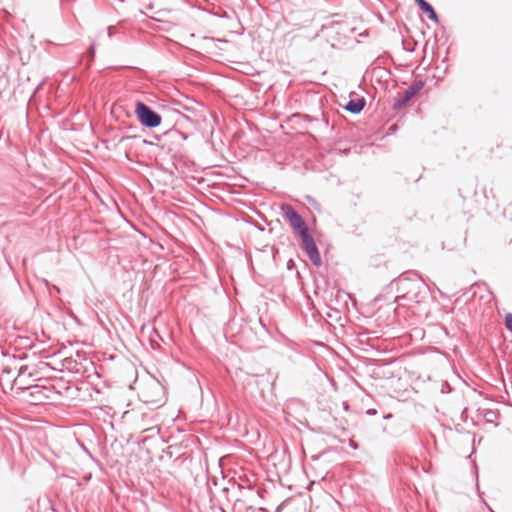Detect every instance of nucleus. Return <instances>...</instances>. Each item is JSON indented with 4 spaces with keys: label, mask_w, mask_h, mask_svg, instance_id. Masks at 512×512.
<instances>
[{
    "label": "nucleus",
    "mask_w": 512,
    "mask_h": 512,
    "mask_svg": "<svg viewBox=\"0 0 512 512\" xmlns=\"http://www.w3.org/2000/svg\"><path fill=\"white\" fill-rule=\"evenodd\" d=\"M138 397L146 404L159 407L165 402V388L158 380L150 378L140 384Z\"/></svg>",
    "instance_id": "f257e3e1"
},
{
    "label": "nucleus",
    "mask_w": 512,
    "mask_h": 512,
    "mask_svg": "<svg viewBox=\"0 0 512 512\" xmlns=\"http://www.w3.org/2000/svg\"><path fill=\"white\" fill-rule=\"evenodd\" d=\"M8 364L3 365L0 371V386L6 393L16 387V374L19 361L12 356L8 359Z\"/></svg>",
    "instance_id": "f03ea898"
},
{
    "label": "nucleus",
    "mask_w": 512,
    "mask_h": 512,
    "mask_svg": "<svg viewBox=\"0 0 512 512\" xmlns=\"http://www.w3.org/2000/svg\"><path fill=\"white\" fill-rule=\"evenodd\" d=\"M135 113L140 123L145 127L156 128L161 124V115L143 102H137Z\"/></svg>",
    "instance_id": "7ed1b4c3"
},
{
    "label": "nucleus",
    "mask_w": 512,
    "mask_h": 512,
    "mask_svg": "<svg viewBox=\"0 0 512 512\" xmlns=\"http://www.w3.org/2000/svg\"><path fill=\"white\" fill-rule=\"evenodd\" d=\"M281 209L285 220L288 221L290 226L296 230L300 236L304 235L305 232H309L306 222L291 205H282Z\"/></svg>",
    "instance_id": "20e7f679"
},
{
    "label": "nucleus",
    "mask_w": 512,
    "mask_h": 512,
    "mask_svg": "<svg viewBox=\"0 0 512 512\" xmlns=\"http://www.w3.org/2000/svg\"><path fill=\"white\" fill-rule=\"evenodd\" d=\"M423 87L422 81H415L403 92L398 93L393 103V109L400 110L405 107Z\"/></svg>",
    "instance_id": "39448f33"
},
{
    "label": "nucleus",
    "mask_w": 512,
    "mask_h": 512,
    "mask_svg": "<svg viewBox=\"0 0 512 512\" xmlns=\"http://www.w3.org/2000/svg\"><path fill=\"white\" fill-rule=\"evenodd\" d=\"M300 237L302 239V247L310 261L316 267H320L322 265V259L313 237L309 232H305L304 235H301Z\"/></svg>",
    "instance_id": "423d86ee"
},
{
    "label": "nucleus",
    "mask_w": 512,
    "mask_h": 512,
    "mask_svg": "<svg viewBox=\"0 0 512 512\" xmlns=\"http://www.w3.org/2000/svg\"><path fill=\"white\" fill-rule=\"evenodd\" d=\"M34 373L30 371L27 365H19L17 366V374H16V388L22 392L31 388L33 385L32 382L36 379H32Z\"/></svg>",
    "instance_id": "0eeeda50"
},
{
    "label": "nucleus",
    "mask_w": 512,
    "mask_h": 512,
    "mask_svg": "<svg viewBox=\"0 0 512 512\" xmlns=\"http://www.w3.org/2000/svg\"><path fill=\"white\" fill-rule=\"evenodd\" d=\"M26 391H28L26 400L33 405L43 404L50 398L48 395L50 390L43 386L32 385Z\"/></svg>",
    "instance_id": "6e6552de"
},
{
    "label": "nucleus",
    "mask_w": 512,
    "mask_h": 512,
    "mask_svg": "<svg viewBox=\"0 0 512 512\" xmlns=\"http://www.w3.org/2000/svg\"><path fill=\"white\" fill-rule=\"evenodd\" d=\"M420 10L425 13L428 18L434 22H438V16L433 7L425 0H414Z\"/></svg>",
    "instance_id": "1a4fd4ad"
},
{
    "label": "nucleus",
    "mask_w": 512,
    "mask_h": 512,
    "mask_svg": "<svg viewBox=\"0 0 512 512\" xmlns=\"http://www.w3.org/2000/svg\"><path fill=\"white\" fill-rule=\"evenodd\" d=\"M365 106V100L364 98H358V99H352L350 100L347 105L345 106V109L353 114L360 113Z\"/></svg>",
    "instance_id": "9d476101"
},
{
    "label": "nucleus",
    "mask_w": 512,
    "mask_h": 512,
    "mask_svg": "<svg viewBox=\"0 0 512 512\" xmlns=\"http://www.w3.org/2000/svg\"><path fill=\"white\" fill-rule=\"evenodd\" d=\"M506 328L512 332V314L508 313L505 317Z\"/></svg>",
    "instance_id": "9b49d317"
},
{
    "label": "nucleus",
    "mask_w": 512,
    "mask_h": 512,
    "mask_svg": "<svg viewBox=\"0 0 512 512\" xmlns=\"http://www.w3.org/2000/svg\"><path fill=\"white\" fill-rule=\"evenodd\" d=\"M184 109H186L187 111L192 112V113H196L198 111L196 106H191V107L184 106Z\"/></svg>",
    "instance_id": "f8f14e48"
},
{
    "label": "nucleus",
    "mask_w": 512,
    "mask_h": 512,
    "mask_svg": "<svg viewBox=\"0 0 512 512\" xmlns=\"http://www.w3.org/2000/svg\"><path fill=\"white\" fill-rule=\"evenodd\" d=\"M367 414L371 415V416L376 415L377 414V410L376 409H368L367 410Z\"/></svg>",
    "instance_id": "ddd939ff"
},
{
    "label": "nucleus",
    "mask_w": 512,
    "mask_h": 512,
    "mask_svg": "<svg viewBox=\"0 0 512 512\" xmlns=\"http://www.w3.org/2000/svg\"><path fill=\"white\" fill-rule=\"evenodd\" d=\"M392 417V414H387L386 416H384V419H389Z\"/></svg>",
    "instance_id": "4468645a"
},
{
    "label": "nucleus",
    "mask_w": 512,
    "mask_h": 512,
    "mask_svg": "<svg viewBox=\"0 0 512 512\" xmlns=\"http://www.w3.org/2000/svg\"><path fill=\"white\" fill-rule=\"evenodd\" d=\"M111 30H112V28H111V27H108V34H109V36H111V34H112V31H111Z\"/></svg>",
    "instance_id": "2eb2a0df"
},
{
    "label": "nucleus",
    "mask_w": 512,
    "mask_h": 512,
    "mask_svg": "<svg viewBox=\"0 0 512 512\" xmlns=\"http://www.w3.org/2000/svg\"><path fill=\"white\" fill-rule=\"evenodd\" d=\"M182 137H183L184 139H186V138H187V136H186L184 133H182Z\"/></svg>",
    "instance_id": "dca6fc26"
},
{
    "label": "nucleus",
    "mask_w": 512,
    "mask_h": 512,
    "mask_svg": "<svg viewBox=\"0 0 512 512\" xmlns=\"http://www.w3.org/2000/svg\"><path fill=\"white\" fill-rule=\"evenodd\" d=\"M221 511H222V512H226L223 508H221Z\"/></svg>",
    "instance_id": "f3484780"
}]
</instances>
